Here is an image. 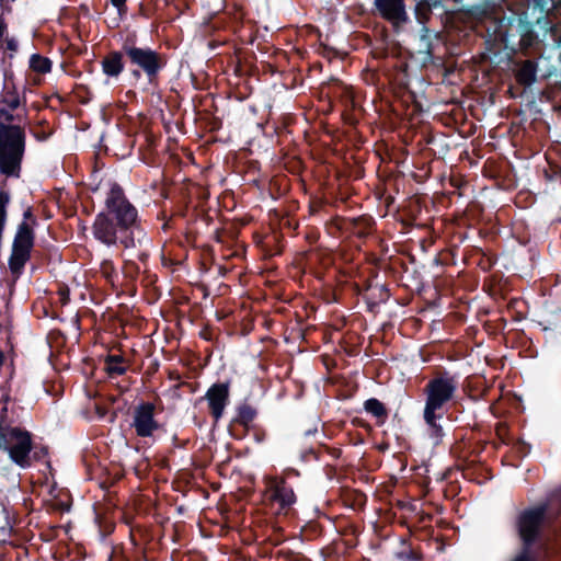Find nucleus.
Masks as SVG:
<instances>
[{
	"instance_id": "nucleus-1",
	"label": "nucleus",
	"mask_w": 561,
	"mask_h": 561,
	"mask_svg": "<svg viewBox=\"0 0 561 561\" xmlns=\"http://www.w3.org/2000/svg\"><path fill=\"white\" fill-rule=\"evenodd\" d=\"M136 220L137 211L134 206L126 199L119 187H113L106 201V210L95 219L94 236L105 244H114L121 239L127 248L130 240L124 236Z\"/></svg>"
},
{
	"instance_id": "nucleus-2",
	"label": "nucleus",
	"mask_w": 561,
	"mask_h": 561,
	"mask_svg": "<svg viewBox=\"0 0 561 561\" xmlns=\"http://www.w3.org/2000/svg\"><path fill=\"white\" fill-rule=\"evenodd\" d=\"M12 115L0 111V170L7 175H16L24 151V135L19 126H9Z\"/></svg>"
},
{
	"instance_id": "nucleus-3",
	"label": "nucleus",
	"mask_w": 561,
	"mask_h": 561,
	"mask_svg": "<svg viewBox=\"0 0 561 561\" xmlns=\"http://www.w3.org/2000/svg\"><path fill=\"white\" fill-rule=\"evenodd\" d=\"M456 385L453 378L438 376L432 379L426 388V405L424 410V419L426 423L438 430L436 425V411L440 410L443 405L449 401L455 391Z\"/></svg>"
},
{
	"instance_id": "nucleus-4",
	"label": "nucleus",
	"mask_w": 561,
	"mask_h": 561,
	"mask_svg": "<svg viewBox=\"0 0 561 561\" xmlns=\"http://www.w3.org/2000/svg\"><path fill=\"white\" fill-rule=\"evenodd\" d=\"M265 501L276 514L286 513L294 504V491L286 485L284 478H265Z\"/></svg>"
},
{
	"instance_id": "nucleus-5",
	"label": "nucleus",
	"mask_w": 561,
	"mask_h": 561,
	"mask_svg": "<svg viewBox=\"0 0 561 561\" xmlns=\"http://www.w3.org/2000/svg\"><path fill=\"white\" fill-rule=\"evenodd\" d=\"M33 247V232L31 227L23 222L19 232L15 237L13 253L10 260L11 270L16 273L19 272L25 262L28 260L30 250Z\"/></svg>"
},
{
	"instance_id": "nucleus-6",
	"label": "nucleus",
	"mask_w": 561,
	"mask_h": 561,
	"mask_svg": "<svg viewBox=\"0 0 561 561\" xmlns=\"http://www.w3.org/2000/svg\"><path fill=\"white\" fill-rule=\"evenodd\" d=\"M543 508L525 511L518 518V533L526 546H529L536 538L543 522Z\"/></svg>"
},
{
	"instance_id": "nucleus-7",
	"label": "nucleus",
	"mask_w": 561,
	"mask_h": 561,
	"mask_svg": "<svg viewBox=\"0 0 561 561\" xmlns=\"http://www.w3.org/2000/svg\"><path fill=\"white\" fill-rule=\"evenodd\" d=\"M154 407L150 403L138 407L135 411L134 426L140 436H149L158 427L153 420Z\"/></svg>"
},
{
	"instance_id": "nucleus-8",
	"label": "nucleus",
	"mask_w": 561,
	"mask_h": 561,
	"mask_svg": "<svg viewBox=\"0 0 561 561\" xmlns=\"http://www.w3.org/2000/svg\"><path fill=\"white\" fill-rule=\"evenodd\" d=\"M376 7L382 18L394 25H399L407 19L403 0H376Z\"/></svg>"
},
{
	"instance_id": "nucleus-9",
	"label": "nucleus",
	"mask_w": 561,
	"mask_h": 561,
	"mask_svg": "<svg viewBox=\"0 0 561 561\" xmlns=\"http://www.w3.org/2000/svg\"><path fill=\"white\" fill-rule=\"evenodd\" d=\"M126 54L134 64L140 66L148 75L156 73L159 68L158 56L151 50L130 47L126 49Z\"/></svg>"
},
{
	"instance_id": "nucleus-10",
	"label": "nucleus",
	"mask_w": 561,
	"mask_h": 561,
	"mask_svg": "<svg viewBox=\"0 0 561 561\" xmlns=\"http://www.w3.org/2000/svg\"><path fill=\"white\" fill-rule=\"evenodd\" d=\"M228 386L227 385H214L207 392V399L209 401V407L211 410V414L215 419L221 416L224 408L226 405V401L228 399Z\"/></svg>"
},
{
	"instance_id": "nucleus-11",
	"label": "nucleus",
	"mask_w": 561,
	"mask_h": 561,
	"mask_svg": "<svg viewBox=\"0 0 561 561\" xmlns=\"http://www.w3.org/2000/svg\"><path fill=\"white\" fill-rule=\"evenodd\" d=\"M536 65L530 60L520 62L515 70L516 81L525 87L531 85L536 80Z\"/></svg>"
},
{
	"instance_id": "nucleus-12",
	"label": "nucleus",
	"mask_w": 561,
	"mask_h": 561,
	"mask_svg": "<svg viewBox=\"0 0 561 561\" xmlns=\"http://www.w3.org/2000/svg\"><path fill=\"white\" fill-rule=\"evenodd\" d=\"M103 70L108 76H117L122 69V56L118 53H112L107 57L104 58L103 62Z\"/></svg>"
},
{
	"instance_id": "nucleus-13",
	"label": "nucleus",
	"mask_w": 561,
	"mask_h": 561,
	"mask_svg": "<svg viewBox=\"0 0 561 561\" xmlns=\"http://www.w3.org/2000/svg\"><path fill=\"white\" fill-rule=\"evenodd\" d=\"M31 68L38 73L50 71L51 62L48 58L41 55H33L30 61Z\"/></svg>"
},
{
	"instance_id": "nucleus-14",
	"label": "nucleus",
	"mask_w": 561,
	"mask_h": 561,
	"mask_svg": "<svg viewBox=\"0 0 561 561\" xmlns=\"http://www.w3.org/2000/svg\"><path fill=\"white\" fill-rule=\"evenodd\" d=\"M365 408L369 413L374 414L377 417L386 416V409L383 404L379 402L377 399H370L366 401Z\"/></svg>"
},
{
	"instance_id": "nucleus-15",
	"label": "nucleus",
	"mask_w": 561,
	"mask_h": 561,
	"mask_svg": "<svg viewBox=\"0 0 561 561\" xmlns=\"http://www.w3.org/2000/svg\"><path fill=\"white\" fill-rule=\"evenodd\" d=\"M107 370L110 373L123 374L124 368L119 366V358L116 356H110L107 360Z\"/></svg>"
},
{
	"instance_id": "nucleus-16",
	"label": "nucleus",
	"mask_w": 561,
	"mask_h": 561,
	"mask_svg": "<svg viewBox=\"0 0 561 561\" xmlns=\"http://www.w3.org/2000/svg\"><path fill=\"white\" fill-rule=\"evenodd\" d=\"M513 561H537V559L530 554L528 548H525Z\"/></svg>"
},
{
	"instance_id": "nucleus-17",
	"label": "nucleus",
	"mask_w": 561,
	"mask_h": 561,
	"mask_svg": "<svg viewBox=\"0 0 561 561\" xmlns=\"http://www.w3.org/2000/svg\"><path fill=\"white\" fill-rule=\"evenodd\" d=\"M58 294L60 296V301L62 304H66L68 301V299H69V291H68V289H60Z\"/></svg>"
},
{
	"instance_id": "nucleus-18",
	"label": "nucleus",
	"mask_w": 561,
	"mask_h": 561,
	"mask_svg": "<svg viewBox=\"0 0 561 561\" xmlns=\"http://www.w3.org/2000/svg\"><path fill=\"white\" fill-rule=\"evenodd\" d=\"M126 0H112V3L117 7L119 10L125 4Z\"/></svg>"
},
{
	"instance_id": "nucleus-19",
	"label": "nucleus",
	"mask_w": 561,
	"mask_h": 561,
	"mask_svg": "<svg viewBox=\"0 0 561 561\" xmlns=\"http://www.w3.org/2000/svg\"><path fill=\"white\" fill-rule=\"evenodd\" d=\"M95 410H96V413H98L101 417L105 416V414H106V410H105V409H103V408H101V407L96 405V407H95Z\"/></svg>"
},
{
	"instance_id": "nucleus-20",
	"label": "nucleus",
	"mask_w": 561,
	"mask_h": 561,
	"mask_svg": "<svg viewBox=\"0 0 561 561\" xmlns=\"http://www.w3.org/2000/svg\"><path fill=\"white\" fill-rule=\"evenodd\" d=\"M10 106H11L12 108L18 107V106H19V100H18L16 98H15V99H13V100L11 101V103H10Z\"/></svg>"
},
{
	"instance_id": "nucleus-21",
	"label": "nucleus",
	"mask_w": 561,
	"mask_h": 561,
	"mask_svg": "<svg viewBox=\"0 0 561 561\" xmlns=\"http://www.w3.org/2000/svg\"><path fill=\"white\" fill-rule=\"evenodd\" d=\"M3 359H4L3 353L0 351V367L3 364Z\"/></svg>"
},
{
	"instance_id": "nucleus-22",
	"label": "nucleus",
	"mask_w": 561,
	"mask_h": 561,
	"mask_svg": "<svg viewBox=\"0 0 561 561\" xmlns=\"http://www.w3.org/2000/svg\"><path fill=\"white\" fill-rule=\"evenodd\" d=\"M422 7H423V4H422V3H421V4H419V9H421ZM424 7H425L426 9H428V5H427V4H424Z\"/></svg>"
},
{
	"instance_id": "nucleus-23",
	"label": "nucleus",
	"mask_w": 561,
	"mask_h": 561,
	"mask_svg": "<svg viewBox=\"0 0 561 561\" xmlns=\"http://www.w3.org/2000/svg\"><path fill=\"white\" fill-rule=\"evenodd\" d=\"M104 273L107 274V265L103 266Z\"/></svg>"
}]
</instances>
